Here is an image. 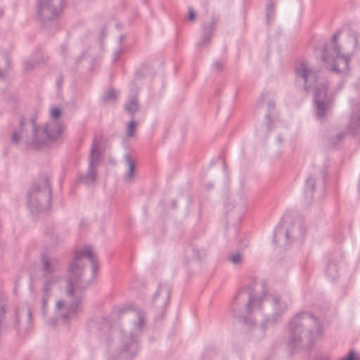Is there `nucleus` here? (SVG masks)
<instances>
[{"label": "nucleus", "mask_w": 360, "mask_h": 360, "mask_svg": "<svg viewBox=\"0 0 360 360\" xmlns=\"http://www.w3.org/2000/svg\"><path fill=\"white\" fill-rule=\"evenodd\" d=\"M98 271V260L91 246L74 252L68 267L67 281V296L70 297L71 302L66 304L65 301L59 300L56 303L57 309L66 311L60 314L64 321H69L82 311L83 292L96 279Z\"/></svg>", "instance_id": "nucleus-1"}, {"label": "nucleus", "mask_w": 360, "mask_h": 360, "mask_svg": "<svg viewBox=\"0 0 360 360\" xmlns=\"http://www.w3.org/2000/svg\"><path fill=\"white\" fill-rule=\"evenodd\" d=\"M264 304L270 305L271 311L267 314L265 325H275L281 321L283 315L288 309V304L277 295H267L262 291L257 296L251 285L243 288L235 296L231 303V310L233 316L245 325L252 326L254 320L251 316L253 307L262 310Z\"/></svg>", "instance_id": "nucleus-2"}, {"label": "nucleus", "mask_w": 360, "mask_h": 360, "mask_svg": "<svg viewBox=\"0 0 360 360\" xmlns=\"http://www.w3.org/2000/svg\"><path fill=\"white\" fill-rule=\"evenodd\" d=\"M25 119L21 116L20 119V130H14L11 136V142L18 144L20 139H23L26 148L32 150H40L44 147L50 146L56 141L62 134L63 129L60 125L56 122L46 123L42 129L37 127L36 118L30 119V134L25 126Z\"/></svg>", "instance_id": "nucleus-3"}, {"label": "nucleus", "mask_w": 360, "mask_h": 360, "mask_svg": "<svg viewBox=\"0 0 360 360\" xmlns=\"http://www.w3.org/2000/svg\"><path fill=\"white\" fill-rule=\"evenodd\" d=\"M290 337L287 346L289 352L293 353L299 349H309L311 347L315 334L322 333L319 320L310 312H301L289 323Z\"/></svg>", "instance_id": "nucleus-4"}, {"label": "nucleus", "mask_w": 360, "mask_h": 360, "mask_svg": "<svg viewBox=\"0 0 360 360\" xmlns=\"http://www.w3.org/2000/svg\"><path fill=\"white\" fill-rule=\"evenodd\" d=\"M51 199L50 176L46 173L41 174L27 192V206L33 214L45 213L51 209Z\"/></svg>", "instance_id": "nucleus-5"}, {"label": "nucleus", "mask_w": 360, "mask_h": 360, "mask_svg": "<svg viewBox=\"0 0 360 360\" xmlns=\"http://www.w3.org/2000/svg\"><path fill=\"white\" fill-rule=\"evenodd\" d=\"M340 31L336 32L328 44L323 46L321 58L323 62H333L330 71L338 75H345L349 70L350 56L341 54V46L338 43Z\"/></svg>", "instance_id": "nucleus-6"}, {"label": "nucleus", "mask_w": 360, "mask_h": 360, "mask_svg": "<svg viewBox=\"0 0 360 360\" xmlns=\"http://www.w3.org/2000/svg\"><path fill=\"white\" fill-rule=\"evenodd\" d=\"M295 85L308 93L312 88L321 85L318 84V71L309 67L307 61H301L295 68Z\"/></svg>", "instance_id": "nucleus-7"}, {"label": "nucleus", "mask_w": 360, "mask_h": 360, "mask_svg": "<svg viewBox=\"0 0 360 360\" xmlns=\"http://www.w3.org/2000/svg\"><path fill=\"white\" fill-rule=\"evenodd\" d=\"M334 97L328 93V85L323 83L316 87L314 96V109L316 119L324 121L331 112Z\"/></svg>", "instance_id": "nucleus-8"}, {"label": "nucleus", "mask_w": 360, "mask_h": 360, "mask_svg": "<svg viewBox=\"0 0 360 360\" xmlns=\"http://www.w3.org/2000/svg\"><path fill=\"white\" fill-rule=\"evenodd\" d=\"M65 0H38L37 15L43 26L55 22L62 11Z\"/></svg>", "instance_id": "nucleus-9"}, {"label": "nucleus", "mask_w": 360, "mask_h": 360, "mask_svg": "<svg viewBox=\"0 0 360 360\" xmlns=\"http://www.w3.org/2000/svg\"><path fill=\"white\" fill-rule=\"evenodd\" d=\"M120 356L123 360H130L139 352L138 335L133 332L120 330Z\"/></svg>", "instance_id": "nucleus-10"}, {"label": "nucleus", "mask_w": 360, "mask_h": 360, "mask_svg": "<svg viewBox=\"0 0 360 360\" xmlns=\"http://www.w3.org/2000/svg\"><path fill=\"white\" fill-rule=\"evenodd\" d=\"M41 276L45 290L51 288V286L57 282L54 274L59 269V261L56 258H49L46 254L41 256Z\"/></svg>", "instance_id": "nucleus-11"}, {"label": "nucleus", "mask_w": 360, "mask_h": 360, "mask_svg": "<svg viewBox=\"0 0 360 360\" xmlns=\"http://www.w3.org/2000/svg\"><path fill=\"white\" fill-rule=\"evenodd\" d=\"M97 148L98 143L94 140L90 150L88 170L86 174H80L78 177V181L86 186L94 184L96 181V165L99 163L101 158V154Z\"/></svg>", "instance_id": "nucleus-12"}, {"label": "nucleus", "mask_w": 360, "mask_h": 360, "mask_svg": "<svg viewBox=\"0 0 360 360\" xmlns=\"http://www.w3.org/2000/svg\"><path fill=\"white\" fill-rule=\"evenodd\" d=\"M171 296V286L167 283H160L153 296V306L161 311L168 305Z\"/></svg>", "instance_id": "nucleus-13"}, {"label": "nucleus", "mask_w": 360, "mask_h": 360, "mask_svg": "<svg viewBox=\"0 0 360 360\" xmlns=\"http://www.w3.org/2000/svg\"><path fill=\"white\" fill-rule=\"evenodd\" d=\"M219 17L212 15L211 21L209 23L204 22L201 25L202 35L200 41L198 42V46L199 48L206 46L212 40L213 35L214 34L216 25L219 22Z\"/></svg>", "instance_id": "nucleus-14"}, {"label": "nucleus", "mask_w": 360, "mask_h": 360, "mask_svg": "<svg viewBox=\"0 0 360 360\" xmlns=\"http://www.w3.org/2000/svg\"><path fill=\"white\" fill-rule=\"evenodd\" d=\"M226 214L227 217H233L236 219H240L245 211V201L240 198L238 201L231 200L225 205Z\"/></svg>", "instance_id": "nucleus-15"}, {"label": "nucleus", "mask_w": 360, "mask_h": 360, "mask_svg": "<svg viewBox=\"0 0 360 360\" xmlns=\"http://www.w3.org/2000/svg\"><path fill=\"white\" fill-rule=\"evenodd\" d=\"M304 233L303 225L301 222H294L293 224L286 230L285 237L288 243H290L292 240L302 236Z\"/></svg>", "instance_id": "nucleus-16"}, {"label": "nucleus", "mask_w": 360, "mask_h": 360, "mask_svg": "<svg viewBox=\"0 0 360 360\" xmlns=\"http://www.w3.org/2000/svg\"><path fill=\"white\" fill-rule=\"evenodd\" d=\"M316 188V176L313 174H310L307 177L305 182L304 187V196L307 200H311L313 197V193Z\"/></svg>", "instance_id": "nucleus-17"}, {"label": "nucleus", "mask_w": 360, "mask_h": 360, "mask_svg": "<svg viewBox=\"0 0 360 360\" xmlns=\"http://www.w3.org/2000/svg\"><path fill=\"white\" fill-rule=\"evenodd\" d=\"M124 161L128 166V170L124 175L125 182H131L134 176V172L136 169L135 162L132 160L129 154H125L124 155Z\"/></svg>", "instance_id": "nucleus-18"}, {"label": "nucleus", "mask_w": 360, "mask_h": 360, "mask_svg": "<svg viewBox=\"0 0 360 360\" xmlns=\"http://www.w3.org/2000/svg\"><path fill=\"white\" fill-rule=\"evenodd\" d=\"M325 272L326 275L332 281H335L338 277V268L335 259L329 260L327 263Z\"/></svg>", "instance_id": "nucleus-19"}, {"label": "nucleus", "mask_w": 360, "mask_h": 360, "mask_svg": "<svg viewBox=\"0 0 360 360\" xmlns=\"http://www.w3.org/2000/svg\"><path fill=\"white\" fill-rule=\"evenodd\" d=\"M277 0H269V3L266 6L265 17L267 26H270L271 21L274 20L275 18L276 11L274 6Z\"/></svg>", "instance_id": "nucleus-20"}, {"label": "nucleus", "mask_w": 360, "mask_h": 360, "mask_svg": "<svg viewBox=\"0 0 360 360\" xmlns=\"http://www.w3.org/2000/svg\"><path fill=\"white\" fill-rule=\"evenodd\" d=\"M125 110L131 115V118H134L136 112L139 110V101L137 96H132L125 104Z\"/></svg>", "instance_id": "nucleus-21"}, {"label": "nucleus", "mask_w": 360, "mask_h": 360, "mask_svg": "<svg viewBox=\"0 0 360 360\" xmlns=\"http://www.w3.org/2000/svg\"><path fill=\"white\" fill-rule=\"evenodd\" d=\"M275 101L273 99L269 100L267 103L268 113H266L265 115V125L267 131H269L270 130L272 129L273 120L271 118L270 112H271V110L275 109Z\"/></svg>", "instance_id": "nucleus-22"}, {"label": "nucleus", "mask_w": 360, "mask_h": 360, "mask_svg": "<svg viewBox=\"0 0 360 360\" xmlns=\"http://www.w3.org/2000/svg\"><path fill=\"white\" fill-rule=\"evenodd\" d=\"M10 67V59L6 53H3L0 58V79H3L6 76V72Z\"/></svg>", "instance_id": "nucleus-23"}, {"label": "nucleus", "mask_w": 360, "mask_h": 360, "mask_svg": "<svg viewBox=\"0 0 360 360\" xmlns=\"http://www.w3.org/2000/svg\"><path fill=\"white\" fill-rule=\"evenodd\" d=\"M228 260L234 266H240L243 263L244 257L241 252H233L229 253Z\"/></svg>", "instance_id": "nucleus-24"}, {"label": "nucleus", "mask_w": 360, "mask_h": 360, "mask_svg": "<svg viewBox=\"0 0 360 360\" xmlns=\"http://www.w3.org/2000/svg\"><path fill=\"white\" fill-rule=\"evenodd\" d=\"M345 136V133L340 131L337 133L335 136H331L328 139V146L332 148H335L338 143L341 142Z\"/></svg>", "instance_id": "nucleus-25"}, {"label": "nucleus", "mask_w": 360, "mask_h": 360, "mask_svg": "<svg viewBox=\"0 0 360 360\" xmlns=\"http://www.w3.org/2000/svg\"><path fill=\"white\" fill-rule=\"evenodd\" d=\"M24 311L27 314L28 322H31L32 317V310L27 304H23L21 308L16 310V321H19L20 316H22Z\"/></svg>", "instance_id": "nucleus-26"}, {"label": "nucleus", "mask_w": 360, "mask_h": 360, "mask_svg": "<svg viewBox=\"0 0 360 360\" xmlns=\"http://www.w3.org/2000/svg\"><path fill=\"white\" fill-rule=\"evenodd\" d=\"M51 295V288H48L47 290H45V287H43L42 289V301H41V314L44 316H46V306L47 302Z\"/></svg>", "instance_id": "nucleus-27"}, {"label": "nucleus", "mask_w": 360, "mask_h": 360, "mask_svg": "<svg viewBox=\"0 0 360 360\" xmlns=\"http://www.w3.org/2000/svg\"><path fill=\"white\" fill-rule=\"evenodd\" d=\"M191 250L192 252V257L193 259L200 260L205 256V251L199 249V248L197 245H191Z\"/></svg>", "instance_id": "nucleus-28"}, {"label": "nucleus", "mask_w": 360, "mask_h": 360, "mask_svg": "<svg viewBox=\"0 0 360 360\" xmlns=\"http://www.w3.org/2000/svg\"><path fill=\"white\" fill-rule=\"evenodd\" d=\"M117 92L115 89H110L107 92H105L103 96V100L105 103H108L111 101H115L117 100Z\"/></svg>", "instance_id": "nucleus-29"}, {"label": "nucleus", "mask_w": 360, "mask_h": 360, "mask_svg": "<svg viewBox=\"0 0 360 360\" xmlns=\"http://www.w3.org/2000/svg\"><path fill=\"white\" fill-rule=\"evenodd\" d=\"M137 316L138 321L134 323V326L137 330H141L145 324V316L143 312L139 311L137 312Z\"/></svg>", "instance_id": "nucleus-30"}, {"label": "nucleus", "mask_w": 360, "mask_h": 360, "mask_svg": "<svg viewBox=\"0 0 360 360\" xmlns=\"http://www.w3.org/2000/svg\"><path fill=\"white\" fill-rule=\"evenodd\" d=\"M45 233L53 242L58 243L60 241L58 236L56 233L55 227L47 226L46 228Z\"/></svg>", "instance_id": "nucleus-31"}, {"label": "nucleus", "mask_w": 360, "mask_h": 360, "mask_svg": "<svg viewBox=\"0 0 360 360\" xmlns=\"http://www.w3.org/2000/svg\"><path fill=\"white\" fill-rule=\"evenodd\" d=\"M136 128V122L134 120V118H131V120L127 124V134L128 136L132 137L135 135Z\"/></svg>", "instance_id": "nucleus-32"}, {"label": "nucleus", "mask_w": 360, "mask_h": 360, "mask_svg": "<svg viewBox=\"0 0 360 360\" xmlns=\"http://www.w3.org/2000/svg\"><path fill=\"white\" fill-rule=\"evenodd\" d=\"M224 61L223 60H217L213 63L212 68L216 71H221L224 66Z\"/></svg>", "instance_id": "nucleus-33"}, {"label": "nucleus", "mask_w": 360, "mask_h": 360, "mask_svg": "<svg viewBox=\"0 0 360 360\" xmlns=\"http://www.w3.org/2000/svg\"><path fill=\"white\" fill-rule=\"evenodd\" d=\"M46 60V58L41 53H38L34 56V62L36 64V65H39L44 63Z\"/></svg>", "instance_id": "nucleus-34"}, {"label": "nucleus", "mask_w": 360, "mask_h": 360, "mask_svg": "<svg viewBox=\"0 0 360 360\" xmlns=\"http://www.w3.org/2000/svg\"><path fill=\"white\" fill-rule=\"evenodd\" d=\"M340 360H357L356 354L354 350H350L347 356Z\"/></svg>", "instance_id": "nucleus-35"}, {"label": "nucleus", "mask_w": 360, "mask_h": 360, "mask_svg": "<svg viewBox=\"0 0 360 360\" xmlns=\"http://www.w3.org/2000/svg\"><path fill=\"white\" fill-rule=\"evenodd\" d=\"M61 115H62V111L60 109H59L58 108H55L51 110V117L54 120L58 119Z\"/></svg>", "instance_id": "nucleus-36"}, {"label": "nucleus", "mask_w": 360, "mask_h": 360, "mask_svg": "<svg viewBox=\"0 0 360 360\" xmlns=\"http://www.w3.org/2000/svg\"><path fill=\"white\" fill-rule=\"evenodd\" d=\"M35 66H36V64L34 63V61H27L25 63V70L30 71L32 69H34Z\"/></svg>", "instance_id": "nucleus-37"}, {"label": "nucleus", "mask_w": 360, "mask_h": 360, "mask_svg": "<svg viewBox=\"0 0 360 360\" xmlns=\"http://www.w3.org/2000/svg\"><path fill=\"white\" fill-rule=\"evenodd\" d=\"M146 68V67H142L141 70L136 71L135 75L138 79H143L146 77L143 70Z\"/></svg>", "instance_id": "nucleus-38"}, {"label": "nucleus", "mask_w": 360, "mask_h": 360, "mask_svg": "<svg viewBox=\"0 0 360 360\" xmlns=\"http://www.w3.org/2000/svg\"><path fill=\"white\" fill-rule=\"evenodd\" d=\"M122 53V49L121 47H119L115 51V53H114L115 56H114V58L112 59V62L116 63Z\"/></svg>", "instance_id": "nucleus-39"}, {"label": "nucleus", "mask_w": 360, "mask_h": 360, "mask_svg": "<svg viewBox=\"0 0 360 360\" xmlns=\"http://www.w3.org/2000/svg\"><path fill=\"white\" fill-rule=\"evenodd\" d=\"M188 19L189 20H194L195 19V12L193 8H188Z\"/></svg>", "instance_id": "nucleus-40"}, {"label": "nucleus", "mask_w": 360, "mask_h": 360, "mask_svg": "<svg viewBox=\"0 0 360 360\" xmlns=\"http://www.w3.org/2000/svg\"><path fill=\"white\" fill-rule=\"evenodd\" d=\"M63 82V75L62 74H60L56 80V84H57V86H58V89H60Z\"/></svg>", "instance_id": "nucleus-41"}, {"label": "nucleus", "mask_w": 360, "mask_h": 360, "mask_svg": "<svg viewBox=\"0 0 360 360\" xmlns=\"http://www.w3.org/2000/svg\"><path fill=\"white\" fill-rule=\"evenodd\" d=\"M314 360H330L327 354H321L314 358Z\"/></svg>", "instance_id": "nucleus-42"}, {"label": "nucleus", "mask_w": 360, "mask_h": 360, "mask_svg": "<svg viewBox=\"0 0 360 360\" xmlns=\"http://www.w3.org/2000/svg\"><path fill=\"white\" fill-rule=\"evenodd\" d=\"M268 96H269V94H267V93L262 94L260 101L258 103V105L259 106H260V107L263 106L264 102L265 99L267 98Z\"/></svg>", "instance_id": "nucleus-43"}, {"label": "nucleus", "mask_w": 360, "mask_h": 360, "mask_svg": "<svg viewBox=\"0 0 360 360\" xmlns=\"http://www.w3.org/2000/svg\"><path fill=\"white\" fill-rule=\"evenodd\" d=\"M124 39H125V36L124 35H120V37L118 39V42H119L120 47H121V45L123 43Z\"/></svg>", "instance_id": "nucleus-44"}, {"label": "nucleus", "mask_w": 360, "mask_h": 360, "mask_svg": "<svg viewBox=\"0 0 360 360\" xmlns=\"http://www.w3.org/2000/svg\"><path fill=\"white\" fill-rule=\"evenodd\" d=\"M171 207L172 209H176L177 207V202L176 200H173L171 202Z\"/></svg>", "instance_id": "nucleus-45"}, {"label": "nucleus", "mask_w": 360, "mask_h": 360, "mask_svg": "<svg viewBox=\"0 0 360 360\" xmlns=\"http://www.w3.org/2000/svg\"><path fill=\"white\" fill-rule=\"evenodd\" d=\"M101 38H104L105 36H106V33H105V27H102L101 29Z\"/></svg>", "instance_id": "nucleus-46"}, {"label": "nucleus", "mask_w": 360, "mask_h": 360, "mask_svg": "<svg viewBox=\"0 0 360 360\" xmlns=\"http://www.w3.org/2000/svg\"><path fill=\"white\" fill-rule=\"evenodd\" d=\"M276 141L278 144H281L283 143V137L281 135H278L276 137Z\"/></svg>", "instance_id": "nucleus-47"}, {"label": "nucleus", "mask_w": 360, "mask_h": 360, "mask_svg": "<svg viewBox=\"0 0 360 360\" xmlns=\"http://www.w3.org/2000/svg\"><path fill=\"white\" fill-rule=\"evenodd\" d=\"M278 232V228H276V229H275V231H274V239H273L274 242H275V240H276V234Z\"/></svg>", "instance_id": "nucleus-48"}, {"label": "nucleus", "mask_w": 360, "mask_h": 360, "mask_svg": "<svg viewBox=\"0 0 360 360\" xmlns=\"http://www.w3.org/2000/svg\"><path fill=\"white\" fill-rule=\"evenodd\" d=\"M51 323H52V325H53V326H55V325L56 324V319H53L51 320Z\"/></svg>", "instance_id": "nucleus-49"}, {"label": "nucleus", "mask_w": 360, "mask_h": 360, "mask_svg": "<svg viewBox=\"0 0 360 360\" xmlns=\"http://www.w3.org/2000/svg\"><path fill=\"white\" fill-rule=\"evenodd\" d=\"M4 14V11L3 9L0 8V17H1Z\"/></svg>", "instance_id": "nucleus-50"}, {"label": "nucleus", "mask_w": 360, "mask_h": 360, "mask_svg": "<svg viewBox=\"0 0 360 360\" xmlns=\"http://www.w3.org/2000/svg\"><path fill=\"white\" fill-rule=\"evenodd\" d=\"M354 37L355 41H357V37H357L356 33H354Z\"/></svg>", "instance_id": "nucleus-51"}, {"label": "nucleus", "mask_w": 360, "mask_h": 360, "mask_svg": "<svg viewBox=\"0 0 360 360\" xmlns=\"http://www.w3.org/2000/svg\"><path fill=\"white\" fill-rule=\"evenodd\" d=\"M223 165H224V167H226V164L224 160H223Z\"/></svg>", "instance_id": "nucleus-52"}, {"label": "nucleus", "mask_w": 360, "mask_h": 360, "mask_svg": "<svg viewBox=\"0 0 360 360\" xmlns=\"http://www.w3.org/2000/svg\"><path fill=\"white\" fill-rule=\"evenodd\" d=\"M325 181H326V179H325V176L323 177V183L325 184Z\"/></svg>", "instance_id": "nucleus-53"}]
</instances>
